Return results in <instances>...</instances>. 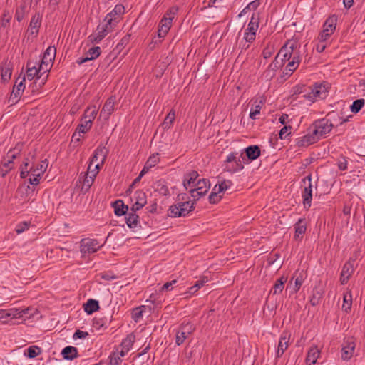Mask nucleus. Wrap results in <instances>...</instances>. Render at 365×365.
Masks as SVG:
<instances>
[{"mask_svg":"<svg viewBox=\"0 0 365 365\" xmlns=\"http://www.w3.org/2000/svg\"><path fill=\"white\" fill-rule=\"evenodd\" d=\"M245 160L243 153L232 152L227 155L223 163L225 171L235 173L242 170L244 168L242 160Z\"/></svg>","mask_w":365,"mask_h":365,"instance_id":"f257e3e1","label":"nucleus"},{"mask_svg":"<svg viewBox=\"0 0 365 365\" xmlns=\"http://www.w3.org/2000/svg\"><path fill=\"white\" fill-rule=\"evenodd\" d=\"M333 123L328 118H322L315 120L310 126V132H313L314 135L319 140L325 135L329 133L332 128Z\"/></svg>","mask_w":365,"mask_h":365,"instance_id":"f03ea898","label":"nucleus"},{"mask_svg":"<svg viewBox=\"0 0 365 365\" xmlns=\"http://www.w3.org/2000/svg\"><path fill=\"white\" fill-rule=\"evenodd\" d=\"M194 208V202L190 201L178 202L169 207L168 215L170 217H185L192 211Z\"/></svg>","mask_w":365,"mask_h":365,"instance_id":"7ed1b4c3","label":"nucleus"},{"mask_svg":"<svg viewBox=\"0 0 365 365\" xmlns=\"http://www.w3.org/2000/svg\"><path fill=\"white\" fill-rule=\"evenodd\" d=\"M108 151L106 147L99 145L93 152L88 170H99L100 168L104 164Z\"/></svg>","mask_w":365,"mask_h":365,"instance_id":"20e7f679","label":"nucleus"},{"mask_svg":"<svg viewBox=\"0 0 365 365\" xmlns=\"http://www.w3.org/2000/svg\"><path fill=\"white\" fill-rule=\"evenodd\" d=\"M299 46L294 39H290L282 47L278 53V56H282V61H289L293 58L295 53L300 56Z\"/></svg>","mask_w":365,"mask_h":365,"instance_id":"39448f33","label":"nucleus"},{"mask_svg":"<svg viewBox=\"0 0 365 365\" xmlns=\"http://www.w3.org/2000/svg\"><path fill=\"white\" fill-rule=\"evenodd\" d=\"M177 11L178 9L173 7L165 13L159 24L158 31V36L159 38H164L168 34L172 26L173 19H174Z\"/></svg>","mask_w":365,"mask_h":365,"instance_id":"423d86ee","label":"nucleus"},{"mask_svg":"<svg viewBox=\"0 0 365 365\" xmlns=\"http://www.w3.org/2000/svg\"><path fill=\"white\" fill-rule=\"evenodd\" d=\"M327 87L323 83H315L309 88V91L304 94L307 100L314 102L318 99L324 98L327 96Z\"/></svg>","mask_w":365,"mask_h":365,"instance_id":"0eeeda50","label":"nucleus"},{"mask_svg":"<svg viewBox=\"0 0 365 365\" xmlns=\"http://www.w3.org/2000/svg\"><path fill=\"white\" fill-rule=\"evenodd\" d=\"M104 21L106 22L105 24L98 26L96 32L89 36L92 43H98L105 36L113 31V26L115 24L110 21Z\"/></svg>","mask_w":365,"mask_h":365,"instance_id":"6e6552de","label":"nucleus"},{"mask_svg":"<svg viewBox=\"0 0 365 365\" xmlns=\"http://www.w3.org/2000/svg\"><path fill=\"white\" fill-rule=\"evenodd\" d=\"M210 183L207 179H200L196 182L193 188L189 190V192L193 200H197L201 197L204 196L209 190Z\"/></svg>","mask_w":365,"mask_h":365,"instance_id":"1a4fd4ad","label":"nucleus"},{"mask_svg":"<svg viewBox=\"0 0 365 365\" xmlns=\"http://www.w3.org/2000/svg\"><path fill=\"white\" fill-rule=\"evenodd\" d=\"M19 152L16 150H10L4 156L0 163V175L5 177L14 167V160L16 158Z\"/></svg>","mask_w":365,"mask_h":365,"instance_id":"9d476101","label":"nucleus"},{"mask_svg":"<svg viewBox=\"0 0 365 365\" xmlns=\"http://www.w3.org/2000/svg\"><path fill=\"white\" fill-rule=\"evenodd\" d=\"M337 18L336 16L329 17L324 22L323 30L318 36V40L326 41L334 34L336 26Z\"/></svg>","mask_w":365,"mask_h":365,"instance_id":"9b49d317","label":"nucleus"},{"mask_svg":"<svg viewBox=\"0 0 365 365\" xmlns=\"http://www.w3.org/2000/svg\"><path fill=\"white\" fill-rule=\"evenodd\" d=\"M304 188L302 191V195L303 198L304 207L309 209L311 207L312 200V175H309L302 179Z\"/></svg>","mask_w":365,"mask_h":365,"instance_id":"f8f14e48","label":"nucleus"},{"mask_svg":"<svg viewBox=\"0 0 365 365\" xmlns=\"http://www.w3.org/2000/svg\"><path fill=\"white\" fill-rule=\"evenodd\" d=\"M102 246L103 244H100L97 240L86 238L81 240L80 250L83 255H90L97 252Z\"/></svg>","mask_w":365,"mask_h":365,"instance_id":"ddd939ff","label":"nucleus"},{"mask_svg":"<svg viewBox=\"0 0 365 365\" xmlns=\"http://www.w3.org/2000/svg\"><path fill=\"white\" fill-rule=\"evenodd\" d=\"M194 327L192 324H182L176 332L175 343L178 346L183 344L185 339L193 332Z\"/></svg>","mask_w":365,"mask_h":365,"instance_id":"4468645a","label":"nucleus"},{"mask_svg":"<svg viewBox=\"0 0 365 365\" xmlns=\"http://www.w3.org/2000/svg\"><path fill=\"white\" fill-rule=\"evenodd\" d=\"M356 344L352 338H348L341 344V359L349 361L351 359L355 351Z\"/></svg>","mask_w":365,"mask_h":365,"instance_id":"2eb2a0df","label":"nucleus"},{"mask_svg":"<svg viewBox=\"0 0 365 365\" xmlns=\"http://www.w3.org/2000/svg\"><path fill=\"white\" fill-rule=\"evenodd\" d=\"M98 173L96 170H88L87 173H81L78 181L82 183L81 190L84 192H87L93 185L96 175Z\"/></svg>","mask_w":365,"mask_h":365,"instance_id":"dca6fc26","label":"nucleus"},{"mask_svg":"<svg viewBox=\"0 0 365 365\" xmlns=\"http://www.w3.org/2000/svg\"><path fill=\"white\" fill-rule=\"evenodd\" d=\"M25 76L20 80V77L16 81L15 85L14 86L12 92L11 93L9 102L11 104H15L19 101V98L25 89Z\"/></svg>","mask_w":365,"mask_h":365,"instance_id":"f3484780","label":"nucleus"},{"mask_svg":"<svg viewBox=\"0 0 365 365\" xmlns=\"http://www.w3.org/2000/svg\"><path fill=\"white\" fill-rule=\"evenodd\" d=\"M115 97L112 96L105 102L101 112L100 118L104 120H108L110 116L115 110Z\"/></svg>","mask_w":365,"mask_h":365,"instance_id":"a211bd4d","label":"nucleus"},{"mask_svg":"<svg viewBox=\"0 0 365 365\" xmlns=\"http://www.w3.org/2000/svg\"><path fill=\"white\" fill-rule=\"evenodd\" d=\"M354 271V259H350L344 264L340 276L341 284H346Z\"/></svg>","mask_w":365,"mask_h":365,"instance_id":"6ab92c4d","label":"nucleus"},{"mask_svg":"<svg viewBox=\"0 0 365 365\" xmlns=\"http://www.w3.org/2000/svg\"><path fill=\"white\" fill-rule=\"evenodd\" d=\"M56 49L55 46H48L46 51L43 53V58L41 59L42 66L45 65V71L44 73L48 71V68L52 61L54 60L56 56Z\"/></svg>","mask_w":365,"mask_h":365,"instance_id":"aec40b11","label":"nucleus"},{"mask_svg":"<svg viewBox=\"0 0 365 365\" xmlns=\"http://www.w3.org/2000/svg\"><path fill=\"white\" fill-rule=\"evenodd\" d=\"M318 140H319L314 135L313 132H310L309 128L308 133L296 139V144L298 147H307Z\"/></svg>","mask_w":365,"mask_h":365,"instance_id":"412c9836","label":"nucleus"},{"mask_svg":"<svg viewBox=\"0 0 365 365\" xmlns=\"http://www.w3.org/2000/svg\"><path fill=\"white\" fill-rule=\"evenodd\" d=\"M290 335L287 333H283L279 340L277 349L276 351V358H280L284 351L287 349L289 346Z\"/></svg>","mask_w":365,"mask_h":365,"instance_id":"4be33fe9","label":"nucleus"},{"mask_svg":"<svg viewBox=\"0 0 365 365\" xmlns=\"http://www.w3.org/2000/svg\"><path fill=\"white\" fill-rule=\"evenodd\" d=\"M135 203L132 206L133 211H138L147 203L146 194L142 190H137L134 194Z\"/></svg>","mask_w":365,"mask_h":365,"instance_id":"5701e85b","label":"nucleus"},{"mask_svg":"<svg viewBox=\"0 0 365 365\" xmlns=\"http://www.w3.org/2000/svg\"><path fill=\"white\" fill-rule=\"evenodd\" d=\"M101 53V49L99 46H94L91 48L86 53V56L83 58H79L76 63L78 65H81L88 61L94 60L97 58Z\"/></svg>","mask_w":365,"mask_h":365,"instance_id":"b1692460","label":"nucleus"},{"mask_svg":"<svg viewBox=\"0 0 365 365\" xmlns=\"http://www.w3.org/2000/svg\"><path fill=\"white\" fill-rule=\"evenodd\" d=\"M42 16L39 13H36L31 19L28 31L30 34L36 35L38 33L41 25Z\"/></svg>","mask_w":365,"mask_h":365,"instance_id":"393cba45","label":"nucleus"},{"mask_svg":"<svg viewBox=\"0 0 365 365\" xmlns=\"http://www.w3.org/2000/svg\"><path fill=\"white\" fill-rule=\"evenodd\" d=\"M44 68L42 66V64H41L39 68H37L36 66H33L31 65V63L29 62L27 63L26 78L29 81L33 80L36 77L37 80H39L41 78L42 75L44 74L43 72L42 74L39 75L41 71Z\"/></svg>","mask_w":365,"mask_h":365,"instance_id":"a878e982","label":"nucleus"},{"mask_svg":"<svg viewBox=\"0 0 365 365\" xmlns=\"http://www.w3.org/2000/svg\"><path fill=\"white\" fill-rule=\"evenodd\" d=\"M320 355V349L317 346H312L307 354L306 364L307 365H314Z\"/></svg>","mask_w":365,"mask_h":365,"instance_id":"bb28decb","label":"nucleus"},{"mask_svg":"<svg viewBox=\"0 0 365 365\" xmlns=\"http://www.w3.org/2000/svg\"><path fill=\"white\" fill-rule=\"evenodd\" d=\"M198 176V173L195 170H192L185 175L183 185L188 192L190 188H193L195 185Z\"/></svg>","mask_w":365,"mask_h":365,"instance_id":"cd10ccee","label":"nucleus"},{"mask_svg":"<svg viewBox=\"0 0 365 365\" xmlns=\"http://www.w3.org/2000/svg\"><path fill=\"white\" fill-rule=\"evenodd\" d=\"M124 11V6L120 4H117L114 7V9L106 15V16L104 19V21H110L115 24L118 22L116 16L123 14Z\"/></svg>","mask_w":365,"mask_h":365,"instance_id":"c85d7f7f","label":"nucleus"},{"mask_svg":"<svg viewBox=\"0 0 365 365\" xmlns=\"http://www.w3.org/2000/svg\"><path fill=\"white\" fill-rule=\"evenodd\" d=\"M264 100L260 97L255 98L253 102L252 107L251 108L250 113V118L252 120L257 118V115L260 113V110L264 105Z\"/></svg>","mask_w":365,"mask_h":365,"instance_id":"c756f323","label":"nucleus"},{"mask_svg":"<svg viewBox=\"0 0 365 365\" xmlns=\"http://www.w3.org/2000/svg\"><path fill=\"white\" fill-rule=\"evenodd\" d=\"M9 320L14 319H21L28 314L29 309L11 308L6 309Z\"/></svg>","mask_w":365,"mask_h":365,"instance_id":"7c9ffc66","label":"nucleus"},{"mask_svg":"<svg viewBox=\"0 0 365 365\" xmlns=\"http://www.w3.org/2000/svg\"><path fill=\"white\" fill-rule=\"evenodd\" d=\"M300 61H301V57L299 56H298L297 53H295L293 58H291L289 61V63H287V65L286 66L285 74L290 76L297 68Z\"/></svg>","mask_w":365,"mask_h":365,"instance_id":"2f4dec72","label":"nucleus"},{"mask_svg":"<svg viewBox=\"0 0 365 365\" xmlns=\"http://www.w3.org/2000/svg\"><path fill=\"white\" fill-rule=\"evenodd\" d=\"M29 11V6L26 2H22L16 10L15 19L19 21H21Z\"/></svg>","mask_w":365,"mask_h":365,"instance_id":"473e14b6","label":"nucleus"},{"mask_svg":"<svg viewBox=\"0 0 365 365\" xmlns=\"http://www.w3.org/2000/svg\"><path fill=\"white\" fill-rule=\"evenodd\" d=\"M246 156L250 160H256L260 155V148L258 145H250L245 149Z\"/></svg>","mask_w":365,"mask_h":365,"instance_id":"72a5a7b5","label":"nucleus"},{"mask_svg":"<svg viewBox=\"0 0 365 365\" xmlns=\"http://www.w3.org/2000/svg\"><path fill=\"white\" fill-rule=\"evenodd\" d=\"M295 230V239H302L303 235L305 233L307 230L306 223L304 219H299L297 222L294 225Z\"/></svg>","mask_w":365,"mask_h":365,"instance_id":"f704fd0d","label":"nucleus"},{"mask_svg":"<svg viewBox=\"0 0 365 365\" xmlns=\"http://www.w3.org/2000/svg\"><path fill=\"white\" fill-rule=\"evenodd\" d=\"M61 354L64 359L66 360H73V359L77 357L78 350L74 346H66L65 347L62 351Z\"/></svg>","mask_w":365,"mask_h":365,"instance_id":"c9c22d12","label":"nucleus"},{"mask_svg":"<svg viewBox=\"0 0 365 365\" xmlns=\"http://www.w3.org/2000/svg\"><path fill=\"white\" fill-rule=\"evenodd\" d=\"M113 207L114 208V212L118 216H122L126 214L128 207L125 206L123 202L120 200H118L113 203Z\"/></svg>","mask_w":365,"mask_h":365,"instance_id":"e433bc0d","label":"nucleus"},{"mask_svg":"<svg viewBox=\"0 0 365 365\" xmlns=\"http://www.w3.org/2000/svg\"><path fill=\"white\" fill-rule=\"evenodd\" d=\"M154 189L160 195H163V196H166L170 194L168 187L165 182L163 180H159L155 182V183L154 185Z\"/></svg>","mask_w":365,"mask_h":365,"instance_id":"4c0bfd02","label":"nucleus"},{"mask_svg":"<svg viewBox=\"0 0 365 365\" xmlns=\"http://www.w3.org/2000/svg\"><path fill=\"white\" fill-rule=\"evenodd\" d=\"M136 212L133 211L131 209L125 217L126 224L130 228H135L138 225V215L136 214Z\"/></svg>","mask_w":365,"mask_h":365,"instance_id":"58836bf2","label":"nucleus"},{"mask_svg":"<svg viewBox=\"0 0 365 365\" xmlns=\"http://www.w3.org/2000/svg\"><path fill=\"white\" fill-rule=\"evenodd\" d=\"M287 281V277L282 276L277 279L274 284L272 292L274 294H279L282 293L284 289V283Z\"/></svg>","mask_w":365,"mask_h":365,"instance_id":"ea45409f","label":"nucleus"},{"mask_svg":"<svg viewBox=\"0 0 365 365\" xmlns=\"http://www.w3.org/2000/svg\"><path fill=\"white\" fill-rule=\"evenodd\" d=\"M259 27V17L255 14H252L245 31L256 34Z\"/></svg>","mask_w":365,"mask_h":365,"instance_id":"a19ab883","label":"nucleus"},{"mask_svg":"<svg viewBox=\"0 0 365 365\" xmlns=\"http://www.w3.org/2000/svg\"><path fill=\"white\" fill-rule=\"evenodd\" d=\"M98 309L99 305L98 301L92 299H88L84 307L85 312L88 314L93 313Z\"/></svg>","mask_w":365,"mask_h":365,"instance_id":"79ce46f5","label":"nucleus"},{"mask_svg":"<svg viewBox=\"0 0 365 365\" xmlns=\"http://www.w3.org/2000/svg\"><path fill=\"white\" fill-rule=\"evenodd\" d=\"M134 341L135 336L130 334L122 341L120 347V349L129 351L132 349Z\"/></svg>","mask_w":365,"mask_h":365,"instance_id":"37998d69","label":"nucleus"},{"mask_svg":"<svg viewBox=\"0 0 365 365\" xmlns=\"http://www.w3.org/2000/svg\"><path fill=\"white\" fill-rule=\"evenodd\" d=\"M322 296H323L322 290L320 289L315 288L313 290L312 295L311 296L310 299H309L310 304L312 306H316V305L319 304L321 299L322 298Z\"/></svg>","mask_w":365,"mask_h":365,"instance_id":"c03bdc74","label":"nucleus"},{"mask_svg":"<svg viewBox=\"0 0 365 365\" xmlns=\"http://www.w3.org/2000/svg\"><path fill=\"white\" fill-rule=\"evenodd\" d=\"M91 125L92 122H91V120H87L83 118L81 119V123L77 127L76 130L79 135L81 133H85L91 128Z\"/></svg>","mask_w":365,"mask_h":365,"instance_id":"a18cd8bd","label":"nucleus"},{"mask_svg":"<svg viewBox=\"0 0 365 365\" xmlns=\"http://www.w3.org/2000/svg\"><path fill=\"white\" fill-rule=\"evenodd\" d=\"M279 56L277 55L273 62L269 65V69L267 70V76H270L272 77L274 75V71L279 68L280 66H282L284 61H279L278 58Z\"/></svg>","mask_w":365,"mask_h":365,"instance_id":"49530a36","label":"nucleus"},{"mask_svg":"<svg viewBox=\"0 0 365 365\" xmlns=\"http://www.w3.org/2000/svg\"><path fill=\"white\" fill-rule=\"evenodd\" d=\"M97 113H98V109L95 106L88 107L85 110L83 118H84L87 120H91V122L93 123V120L96 117Z\"/></svg>","mask_w":365,"mask_h":365,"instance_id":"de8ad7c7","label":"nucleus"},{"mask_svg":"<svg viewBox=\"0 0 365 365\" xmlns=\"http://www.w3.org/2000/svg\"><path fill=\"white\" fill-rule=\"evenodd\" d=\"M344 302L342 304V309L346 312L350 311L352 304V296L350 292H346L344 294Z\"/></svg>","mask_w":365,"mask_h":365,"instance_id":"09e8293b","label":"nucleus"},{"mask_svg":"<svg viewBox=\"0 0 365 365\" xmlns=\"http://www.w3.org/2000/svg\"><path fill=\"white\" fill-rule=\"evenodd\" d=\"M175 120V112L171 110L165 117L163 123H162V127L163 129L167 130L169 129Z\"/></svg>","mask_w":365,"mask_h":365,"instance_id":"8fccbe9b","label":"nucleus"},{"mask_svg":"<svg viewBox=\"0 0 365 365\" xmlns=\"http://www.w3.org/2000/svg\"><path fill=\"white\" fill-rule=\"evenodd\" d=\"M293 279H294V287H293V292L296 293L300 289L302 284L304 282V277L302 273L295 274L293 276Z\"/></svg>","mask_w":365,"mask_h":365,"instance_id":"3c124183","label":"nucleus"},{"mask_svg":"<svg viewBox=\"0 0 365 365\" xmlns=\"http://www.w3.org/2000/svg\"><path fill=\"white\" fill-rule=\"evenodd\" d=\"M365 104V100L363 98L354 101L350 106V110L354 113H357Z\"/></svg>","mask_w":365,"mask_h":365,"instance_id":"603ef678","label":"nucleus"},{"mask_svg":"<svg viewBox=\"0 0 365 365\" xmlns=\"http://www.w3.org/2000/svg\"><path fill=\"white\" fill-rule=\"evenodd\" d=\"M159 162V155L158 153H155L149 157V158L147 160L145 163V165H147V167L152 168L153 167L155 166Z\"/></svg>","mask_w":365,"mask_h":365,"instance_id":"864d4df0","label":"nucleus"},{"mask_svg":"<svg viewBox=\"0 0 365 365\" xmlns=\"http://www.w3.org/2000/svg\"><path fill=\"white\" fill-rule=\"evenodd\" d=\"M48 166V161L47 160H42L41 163H39L36 168H31L30 171L36 170V173L39 174L40 175H42L43 173L46 171Z\"/></svg>","mask_w":365,"mask_h":365,"instance_id":"5fc2aeb1","label":"nucleus"},{"mask_svg":"<svg viewBox=\"0 0 365 365\" xmlns=\"http://www.w3.org/2000/svg\"><path fill=\"white\" fill-rule=\"evenodd\" d=\"M28 357L30 359L35 358L40 354V348L36 346H31L27 349Z\"/></svg>","mask_w":365,"mask_h":365,"instance_id":"6e6d98bb","label":"nucleus"},{"mask_svg":"<svg viewBox=\"0 0 365 365\" xmlns=\"http://www.w3.org/2000/svg\"><path fill=\"white\" fill-rule=\"evenodd\" d=\"M218 188L217 192H222L225 190H227L228 188L231 187L232 185V182L229 180H224L220 182V183L217 184Z\"/></svg>","mask_w":365,"mask_h":365,"instance_id":"4d7b16f0","label":"nucleus"},{"mask_svg":"<svg viewBox=\"0 0 365 365\" xmlns=\"http://www.w3.org/2000/svg\"><path fill=\"white\" fill-rule=\"evenodd\" d=\"M31 174L29 178V182L33 185H36L39 183L41 175L36 173V170L31 171Z\"/></svg>","mask_w":365,"mask_h":365,"instance_id":"13d9d810","label":"nucleus"},{"mask_svg":"<svg viewBox=\"0 0 365 365\" xmlns=\"http://www.w3.org/2000/svg\"><path fill=\"white\" fill-rule=\"evenodd\" d=\"M220 193L218 192H212L209 195L210 202L212 204L218 202L222 198V196L219 195Z\"/></svg>","mask_w":365,"mask_h":365,"instance_id":"bf43d9fd","label":"nucleus"},{"mask_svg":"<svg viewBox=\"0 0 365 365\" xmlns=\"http://www.w3.org/2000/svg\"><path fill=\"white\" fill-rule=\"evenodd\" d=\"M208 281H209V279H208L207 277L202 276V277H200V279H198L195 282V284H194V288H195V289H199L202 286H204Z\"/></svg>","mask_w":365,"mask_h":365,"instance_id":"052dcab7","label":"nucleus"},{"mask_svg":"<svg viewBox=\"0 0 365 365\" xmlns=\"http://www.w3.org/2000/svg\"><path fill=\"white\" fill-rule=\"evenodd\" d=\"M143 308H144L143 306L135 308L133 312V319L138 322L140 318L143 316Z\"/></svg>","mask_w":365,"mask_h":365,"instance_id":"680f3d73","label":"nucleus"},{"mask_svg":"<svg viewBox=\"0 0 365 365\" xmlns=\"http://www.w3.org/2000/svg\"><path fill=\"white\" fill-rule=\"evenodd\" d=\"M292 129L291 126H284L279 131V135L281 139L286 138L289 134Z\"/></svg>","mask_w":365,"mask_h":365,"instance_id":"e2e57ef3","label":"nucleus"},{"mask_svg":"<svg viewBox=\"0 0 365 365\" xmlns=\"http://www.w3.org/2000/svg\"><path fill=\"white\" fill-rule=\"evenodd\" d=\"M176 283H177L176 279H173L170 282H166L161 287L160 291L161 292H165V291L167 292V291L172 290L173 289V285L175 284Z\"/></svg>","mask_w":365,"mask_h":365,"instance_id":"0e129e2a","label":"nucleus"},{"mask_svg":"<svg viewBox=\"0 0 365 365\" xmlns=\"http://www.w3.org/2000/svg\"><path fill=\"white\" fill-rule=\"evenodd\" d=\"M110 358L111 365H120L122 363V359L120 356H118L115 352H113Z\"/></svg>","mask_w":365,"mask_h":365,"instance_id":"69168bd1","label":"nucleus"},{"mask_svg":"<svg viewBox=\"0 0 365 365\" xmlns=\"http://www.w3.org/2000/svg\"><path fill=\"white\" fill-rule=\"evenodd\" d=\"M29 227V224L27 223L26 222L19 223L16 225V232L18 234L22 233L25 230H28Z\"/></svg>","mask_w":365,"mask_h":365,"instance_id":"338daca9","label":"nucleus"},{"mask_svg":"<svg viewBox=\"0 0 365 365\" xmlns=\"http://www.w3.org/2000/svg\"><path fill=\"white\" fill-rule=\"evenodd\" d=\"M255 38L256 34L245 31L244 39L245 40L246 43H252L255 41Z\"/></svg>","mask_w":365,"mask_h":365,"instance_id":"774afa93","label":"nucleus"}]
</instances>
